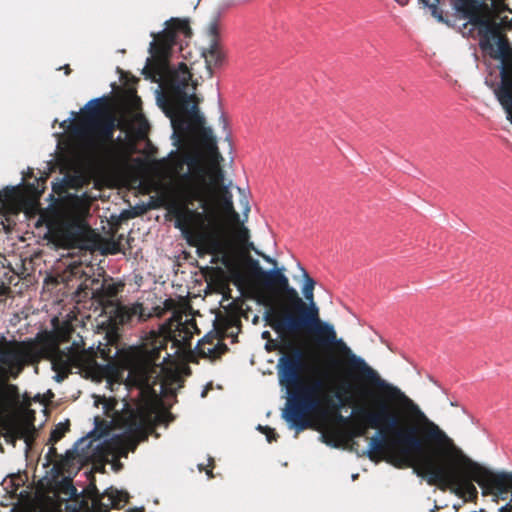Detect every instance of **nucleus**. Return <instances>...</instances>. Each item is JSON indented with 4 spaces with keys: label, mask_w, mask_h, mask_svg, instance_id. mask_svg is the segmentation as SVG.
<instances>
[{
    "label": "nucleus",
    "mask_w": 512,
    "mask_h": 512,
    "mask_svg": "<svg viewBox=\"0 0 512 512\" xmlns=\"http://www.w3.org/2000/svg\"><path fill=\"white\" fill-rule=\"evenodd\" d=\"M303 272V277L305 279L304 286L302 288L303 295L307 302L314 301V287L315 281L309 276L304 268H301Z\"/></svg>",
    "instance_id": "c756f323"
},
{
    "label": "nucleus",
    "mask_w": 512,
    "mask_h": 512,
    "mask_svg": "<svg viewBox=\"0 0 512 512\" xmlns=\"http://www.w3.org/2000/svg\"><path fill=\"white\" fill-rule=\"evenodd\" d=\"M476 482L484 496L490 495L495 502L506 500L507 493L512 489V471H493L466 455L459 480L460 490L455 495L464 501L473 502L478 497Z\"/></svg>",
    "instance_id": "0eeeda50"
},
{
    "label": "nucleus",
    "mask_w": 512,
    "mask_h": 512,
    "mask_svg": "<svg viewBox=\"0 0 512 512\" xmlns=\"http://www.w3.org/2000/svg\"><path fill=\"white\" fill-rule=\"evenodd\" d=\"M47 354L33 339L9 340L0 333V386L9 379H17L26 366L37 363Z\"/></svg>",
    "instance_id": "9d476101"
},
{
    "label": "nucleus",
    "mask_w": 512,
    "mask_h": 512,
    "mask_svg": "<svg viewBox=\"0 0 512 512\" xmlns=\"http://www.w3.org/2000/svg\"><path fill=\"white\" fill-rule=\"evenodd\" d=\"M509 495L511 496L510 501L504 507H502L500 509V512H507V511H509V509L512 510V489L507 493V497Z\"/></svg>",
    "instance_id": "79ce46f5"
},
{
    "label": "nucleus",
    "mask_w": 512,
    "mask_h": 512,
    "mask_svg": "<svg viewBox=\"0 0 512 512\" xmlns=\"http://www.w3.org/2000/svg\"><path fill=\"white\" fill-rule=\"evenodd\" d=\"M190 102H193L190 108H188L189 103L177 102L180 112L171 118L179 150L184 147H193L195 141L202 146L209 144L210 149L215 150L216 138L212 129L205 127V119L199 112L200 99L197 97Z\"/></svg>",
    "instance_id": "f8f14e48"
},
{
    "label": "nucleus",
    "mask_w": 512,
    "mask_h": 512,
    "mask_svg": "<svg viewBox=\"0 0 512 512\" xmlns=\"http://www.w3.org/2000/svg\"><path fill=\"white\" fill-rule=\"evenodd\" d=\"M109 314L110 322L115 327L130 324L134 318H138L139 321H145L150 317V314L145 313L142 303H134L131 306L115 303L111 305Z\"/></svg>",
    "instance_id": "412c9836"
},
{
    "label": "nucleus",
    "mask_w": 512,
    "mask_h": 512,
    "mask_svg": "<svg viewBox=\"0 0 512 512\" xmlns=\"http://www.w3.org/2000/svg\"><path fill=\"white\" fill-rule=\"evenodd\" d=\"M0 399L9 406H18L21 403L18 387L6 382L0 386Z\"/></svg>",
    "instance_id": "bb28decb"
},
{
    "label": "nucleus",
    "mask_w": 512,
    "mask_h": 512,
    "mask_svg": "<svg viewBox=\"0 0 512 512\" xmlns=\"http://www.w3.org/2000/svg\"><path fill=\"white\" fill-rule=\"evenodd\" d=\"M122 288L123 284L115 283L111 278L103 279V287H101L96 301L105 305L115 298Z\"/></svg>",
    "instance_id": "a878e982"
},
{
    "label": "nucleus",
    "mask_w": 512,
    "mask_h": 512,
    "mask_svg": "<svg viewBox=\"0 0 512 512\" xmlns=\"http://www.w3.org/2000/svg\"><path fill=\"white\" fill-rule=\"evenodd\" d=\"M319 407L311 411V415L317 414L323 418L331 419L337 424H347L349 417L341 414V409L351 403L350 398L345 396L341 389L333 395L325 392L319 397Z\"/></svg>",
    "instance_id": "f3484780"
},
{
    "label": "nucleus",
    "mask_w": 512,
    "mask_h": 512,
    "mask_svg": "<svg viewBox=\"0 0 512 512\" xmlns=\"http://www.w3.org/2000/svg\"><path fill=\"white\" fill-rule=\"evenodd\" d=\"M439 0H435V2L431 3L429 5V9L431 12V15L436 18L439 22H446L443 17V11L438 6Z\"/></svg>",
    "instance_id": "c9c22d12"
},
{
    "label": "nucleus",
    "mask_w": 512,
    "mask_h": 512,
    "mask_svg": "<svg viewBox=\"0 0 512 512\" xmlns=\"http://www.w3.org/2000/svg\"><path fill=\"white\" fill-rule=\"evenodd\" d=\"M304 369L305 354L302 348L287 351L278 360L279 383L287 389L289 394L282 417L290 428L297 431H303L311 427L309 420L311 411L319 407V397L327 392L326 384L321 379L303 384L302 373Z\"/></svg>",
    "instance_id": "39448f33"
},
{
    "label": "nucleus",
    "mask_w": 512,
    "mask_h": 512,
    "mask_svg": "<svg viewBox=\"0 0 512 512\" xmlns=\"http://www.w3.org/2000/svg\"><path fill=\"white\" fill-rule=\"evenodd\" d=\"M127 512H144V509L143 508L140 509V510H138V509H129Z\"/></svg>",
    "instance_id": "8fccbe9b"
},
{
    "label": "nucleus",
    "mask_w": 512,
    "mask_h": 512,
    "mask_svg": "<svg viewBox=\"0 0 512 512\" xmlns=\"http://www.w3.org/2000/svg\"><path fill=\"white\" fill-rule=\"evenodd\" d=\"M210 157L208 166L202 154L194 147L172 151L167 160V169L176 177L171 191L169 214L175 228L192 247L207 254L221 257L228 264L230 246L225 239V220L220 211L211 204L212 191H220L224 182L221 162L224 160L216 146L210 149L203 145Z\"/></svg>",
    "instance_id": "f03ea898"
},
{
    "label": "nucleus",
    "mask_w": 512,
    "mask_h": 512,
    "mask_svg": "<svg viewBox=\"0 0 512 512\" xmlns=\"http://www.w3.org/2000/svg\"><path fill=\"white\" fill-rule=\"evenodd\" d=\"M492 5L495 8L497 14H501L506 10H509L508 5L505 3V0H492Z\"/></svg>",
    "instance_id": "4c0bfd02"
},
{
    "label": "nucleus",
    "mask_w": 512,
    "mask_h": 512,
    "mask_svg": "<svg viewBox=\"0 0 512 512\" xmlns=\"http://www.w3.org/2000/svg\"><path fill=\"white\" fill-rule=\"evenodd\" d=\"M232 235L235 244L244 253H249L251 250L256 251L253 242H250V231L243 223L233 227Z\"/></svg>",
    "instance_id": "393cba45"
},
{
    "label": "nucleus",
    "mask_w": 512,
    "mask_h": 512,
    "mask_svg": "<svg viewBox=\"0 0 512 512\" xmlns=\"http://www.w3.org/2000/svg\"><path fill=\"white\" fill-rule=\"evenodd\" d=\"M29 405H30V400L29 399L25 400L24 401V406L28 407Z\"/></svg>",
    "instance_id": "3c124183"
},
{
    "label": "nucleus",
    "mask_w": 512,
    "mask_h": 512,
    "mask_svg": "<svg viewBox=\"0 0 512 512\" xmlns=\"http://www.w3.org/2000/svg\"><path fill=\"white\" fill-rule=\"evenodd\" d=\"M257 430H259L262 434L266 436V439L269 443L277 441L279 435L276 433L274 428L269 426L258 425Z\"/></svg>",
    "instance_id": "473e14b6"
},
{
    "label": "nucleus",
    "mask_w": 512,
    "mask_h": 512,
    "mask_svg": "<svg viewBox=\"0 0 512 512\" xmlns=\"http://www.w3.org/2000/svg\"><path fill=\"white\" fill-rule=\"evenodd\" d=\"M153 41L150 43L149 52L151 58L143 69L147 79L157 81V77L166 78L176 102L190 103L197 99L195 94H188L186 88L192 81V73L188 66L181 62L177 69H172L169 58L175 45L183 49L182 42L191 38L192 29L190 22L185 18H171L165 22V29L158 33H152Z\"/></svg>",
    "instance_id": "20e7f679"
},
{
    "label": "nucleus",
    "mask_w": 512,
    "mask_h": 512,
    "mask_svg": "<svg viewBox=\"0 0 512 512\" xmlns=\"http://www.w3.org/2000/svg\"><path fill=\"white\" fill-rule=\"evenodd\" d=\"M225 214L228 216L230 221L233 223V227H235L236 225H239V223H242L240 220V215L235 209H233V210H231V212H227Z\"/></svg>",
    "instance_id": "ea45409f"
},
{
    "label": "nucleus",
    "mask_w": 512,
    "mask_h": 512,
    "mask_svg": "<svg viewBox=\"0 0 512 512\" xmlns=\"http://www.w3.org/2000/svg\"><path fill=\"white\" fill-rule=\"evenodd\" d=\"M487 0H451L454 9L462 14L464 19L478 28L479 35L483 33H494L497 30L495 18L497 14L493 5Z\"/></svg>",
    "instance_id": "4468645a"
},
{
    "label": "nucleus",
    "mask_w": 512,
    "mask_h": 512,
    "mask_svg": "<svg viewBox=\"0 0 512 512\" xmlns=\"http://www.w3.org/2000/svg\"><path fill=\"white\" fill-rule=\"evenodd\" d=\"M283 271L284 268H275L265 271L258 283L266 288L274 290L280 295H283L285 301H282L281 303H288L296 294L297 290L290 286L289 279Z\"/></svg>",
    "instance_id": "aec40b11"
},
{
    "label": "nucleus",
    "mask_w": 512,
    "mask_h": 512,
    "mask_svg": "<svg viewBox=\"0 0 512 512\" xmlns=\"http://www.w3.org/2000/svg\"><path fill=\"white\" fill-rule=\"evenodd\" d=\"M192 86H193V88L195 89V88H196V86H197V82H196V81L192 82Z\"/></svg>",
    "instance_id": "864d4df0"
},
{
    "label": "nucleus",
    "mask_w": 512,
    "mask_h": 512,
    "mask_svg": "<svg viewBox=\"0 0 512 512\" xmlns=\"http://www.w3.org/2000/svg\"><path fill=\"white\" fill-rule=\"evenodd\" d=\"M48 456L51 458L58 457V453H57L56 448L54 447V444H51V447L49 448V451H48Z\"/></svg>",
    "instance_id": "a18cd8bd"
},
{
    "label": "nucleus",
    "mask_w": 512,
    "mask_h": 512,
    "mask_svg": "<svg viewBox=\"0 0 512 512\" xmlns=\"http://www.w3.org/2000/svg\"><path fill=\"white\" fill-rule=\"evenodd\" d=\"M102 497H107L109 503L104 504L100 499H94L95 507L101 512L102 508L105 509V512H109V506L112 508L119 509L124 506L129 500V494L126 491H121L116 488L110 487L108 488L102 495Z\"/></svg>",
    "instance_id": "4be33fe9"
},
{
    "label": "nucleus",
    "mask_w": 512,
    "mask_h": 512,
    "mask_svg": "<svg viewBox=\"0 0 512 512\" xmlns=\"http://www.w3.org/2000/svg\"><path fill=\"white\" fill-rule=\"evenodd\" d=\"M209 466H210V469L206 470V474L208 475L209 478H213V473H212V469L214 467V459L213 458H209Z\"/></svg>",
    "instance_id": "c03bdc74"
},
{
    "label": "nucleus",
    "mask_w": 512,
    "mask_h": 512,
    "mask_svg": "<svg viewBox=\"0 0 512 512\" xmlns=\"http://www.w3.org/2000/svg\"><path fill=\"white\" fill-rule=\"evenodd\" d=\"M248 270L250 275L259 282L266 270H264L259 261L251 257L247 260Z\"/></svg>",
    "instance_id": "2f4dec72"
},
{
    "label": "nucleus",
    "mask_w": 512,
    "mask_h": 512,
    "mask_svg": "<svg viewBox=\"0 0 512 512\" xmlns=\"http://www.w3.org/2000/svg\"><path fill=\"white\" fill-rule=\"evenodd\" d=\"M21 202V194L18 187H5L0 190V211L5 209L11 213H17Z\"/></svg>",
    "instance_id": "b1692460"
},
{
    "label": "nucleus",
    "mask_w": 512,
    "mask_h": 512,
    "mask_svg": "<svg viewBox=\"0 0 512 512\" xmlns=\"http://www.w3.org/2000/svg\"><path fill=\"white\" fill-rule=\"evenodd\" d=\"M354 375L379 391L400 422L395 427L382 424L381 427L390 435L371 437L363 455L372 461H378L385 455L395 467H415L418 475H428L429 485L458 493L466 454L427 417L418 404L400 388L383 379L374 368L369 367Z\"/></svg>",
    "instance_id": "f257e3e1"
},
{
    "label": "nucleus",
    "mask_w": 512,
    "mask_h": 512,
    "mask_svg": "<svg viewBox=\"0 0 512 512\" xmlns=\"http://www.w3.org/2000/svg\"><path fill=\"white\" fill-rule=\"evenodd\" d=\"M61 492L67 495L70 499H74L77 496V489L71 481H64L61 485Z\"/></svg>",
    "instance_id": "f704fd0d"
},
{
    "label": "nucleus",
    "mask_w": 512,
    "mask_h": 512,
    "mask_svg": "<svg viewBox=\"0 0 512 512\" xmlns=\"http://www.w3.org/2000/svg\"><path fill=\"white\" fill-rule=\"evenodd\" d=\"M512 13V9L508 10ZM497 30L494 33H483L480 40V48L486 52L491 58L500 60V66L512 67V46L503 30L512 29V18L507 16L495 20Z\"/></svg>",
    "instance_id": "2eb2a0df"
},
{
    "label": "nucleus",
    "mask_w": 512,
    "mask_h": 512,
    "mask_svg": "<svg viewBox=\"0 0 512 512\" xmlns=\"http://www.w3.org/2000/svg\"><path fill=\"white\" fill-rule=\"evenodd\" d=\"M269 337H270V332H269V331H264V332L262 333V338H263V339H268Z\"/></svg>",
    "instance_id": "de8ad7c7"
},
{
    "label": "nucleus",
    "mask_w": 512,
    "mask_h": 512,
    "mask_svg": "<svg viewBox=\"0 0 512 512\" xmlns=\"http://www.w3.org/2000/svg\"><path fill=\"white\" fill-rule=\"evenodd\" d=\"M215 339V336H204L197 345L199 354L213 359L219 358L221 355H223L228 350V348L226 344L220 340H217V343L214 344L213 340Z\"/></svg>",
    "instance_id": "5701e85b"
},
{
    "label": "nucleus",
    "mask_w": 512,
    "mask_h": 512,
    "mask_svg": "<svg viewBox=\"0 0 512 512\" xmlns=\"http://www.w3.org/2000/svg\"><path fill=\"white\" fill-rule=\"evenodd\" d=\"M207 34L210 38L209 46L202 52L205 59L206 68L209 76L213 75V68L220 67L225 59V52L219 41L220 22L214 18L207 27Z\"/></svg>",
    "instance_id": "6ab92c4d"
},
{
    "label": "nucleus",
    "mask_w": 512,
    "mask_h": 512,
    "mask_svg": "<svg viewBox=\"0 0 512 512\" xmlns=\"http://www.w3.org/2000/svg\"><path fill=\"white\" fill-rule=\"evenodd\" d=\"M117 355L112 354V348L108 344H100L97 351L91 353L77 343H73L66 350H61L55 343L47 347V358L51 360L52 368L56 372V380L63 381L73 368L89 369L97 365V357L110 362Z\"/></svg>",
    "instance_id": "9b49d317"
},
{
    "label": "nucleus",
    "mask_w": 512,
    "mask_h": 512,
    "mask_svg": "<svg viewBox=\"0 0 512 512\" xmlns=\"http://www.w3.org/2000/svg\"><path fill=\"white\" fill-rule=\"evenodd\" d=\"M0 435L12 446L20 439L30 446L35 440L36 429L32 420L7 419L0 424Z\"/></svg>",
    "instance_id": "a211bd4d"
},
{
    "label": "nucleus",
    "mask_w": 512,
    "mask_h": 512,
    "mask_svg": "<svg viewBox=\"0 0 512 512\" xmlns=\"http://www.w3.org/2000/svg\"><path fill=\"white\" fill-rule=\"evenodd\" d=\"M319 407L311 411V415L317 414L323 418L331 419L337 424H347L349 417L341 414V409L351 403L350 398L345 396L341 389L333 395L325 392L319 397Z\"/></svg>",
    "instance_id": "dca6fc26"
},
{
    "label": "nucleus",
    "mask_w": 512,
    "mask_h": 512,
    "mask_svg": "<svg viewBox=\"0 0 512 512\" xmlns=\"http://www.w3.org/2000/svg\"><path fill=\"white\" fill-rule=\"evenodd\" d=\"M255 252H256L258 255H260V253H259L257 250H256ZM261 256L263 257V259H264L266 262H268V263H270V264H272V265H274V266H276V265H277L276 260H274L273 258H271V257H269V256H267V255H263V254H261Z\"/></svg>",
    "instance_id": "37998d69"
},
{
    "label": "nucleus",
    "mask_w": 512,
    "mask_h": 512,
    "mask_svg": "<svg viewBox=\"0 0 512 512\" xmlns=\"http://www.w3.org/2000/svg\"><path fill=\"white\" fill-rule=\"evenodd\" d=\"M46 181V177H41L37 179V187L34 184H28V187L33 190V192L41 194L44 191V183Z\"/></svg>",
    "instance_id": "58836bf2"
},
{
    "label": "nucleus",
    "mask_w": 512,
    "mask_h": 512,
    "mask_svg": "<svg viewBox=\"0 0 512 512\" xmlns=\"http://www.w3.org/2000/svg\"><path fill=\"white\" fill-rule=\"evenodd\" d=\"M267 325L277 334L283 350L300 348L296 340L306 332H312L316 343L321 347L334 346L343 356L348 370L356 374L371 367L363 358L356 355L342 340L337 338L332 324L320 319L319 307L315 301L305 302L298 292L288 303H276L265 312Z\"/></svg>",
    "instance_id": "7ed1b4c3"
},
{
    "label": "nucleus",
    "mask_w": 512,
    "mask_h": 512,
    "mask_svg": "<svg viewBox=\"0 0 512 512\" xmlns=\"http://www.w3.org/2000/svg\"><path fill=\"white\" fill-rule=\"evenodd\" d=\"M420 3H422L424 6L429 7L431 4L428 0H419Z\"/></svg>",
    "instance_id": "09e8293b"
},
{
    "label": "nucleus",
    "mask_w": 512,
    "mask_h": 512,
    "mask_svg": "<svg viewBox=\"0 0 512 512\" xmlns=\"http://www.w3.org/2000/svg\"><path fill=\"white\" fill-rule=\"evenodd\" d=\"M322 441L327 444L328 446L339 448L344 443H347L345 441V434L344 432L338 430L335 427H331L321 435Z\"/></svg>",
    "instance_id": "cd10ccee"
},
{
    "label": "nucleus",
    "mask_w": 512,
    "mask_h": 512,
    "mask_svg": "<svg viewBox=\"0 0 512 512\" xmlns=\"http://www.w3.org/2000/svg\"><path fill=\"white\" fill-rule=\"evenodd\" d=\"M64 71H65V74L66 75H69L71 73V68L70 66L67 64L63 67Z\"/></svg>",
    "instance_id": "49530a36"
},
{
    "label": "nucleus",
    "mask_w": 512,
    "mask_h": 512,
    "mask_svg": "<svg viewBox=\"0 0 512 512\" xmlns=\"http://www.w3.org/2000/svg\"><path fill=\"white\" fill-rule=\"evenodd\" d=\"M101 287H103V280L93 277L91 292H85V297L96 300Z\"/></svg>",
    "instance_id": "72a5a7b5"
},
{
    "label": "nucleus",
    "mask_w": 512,
    "mask_h": 512,
    "mask_svg": "<svg viewBox=\"0 0 512 512\" xmlns=\"http://www.w3.org/2000/svg\"><path fill=\"white\" fill-rule=\"evenodd\" d=\"M105 406H106V409H110V408H112V404H111L110 402L106 403V405H105Z\"/></svg>",
    "instance_id": "603ef678"
},
{
    "label": "nucleus",
    "mask_w": 512,
    "mask_h": 512,
    "mask_svg": "<svg viewBox=\"0 0 512 512\" xmlns=\"http://www.w3.org/2000/svg\"><path fill=\"white\" fill-rule=\"evenodd\" d=\"M69 425L70 424L68 420L65 423L61 422L57 424L56 427L51 432L49 443L55 444L59 440H61L64 437L65 433L69 430Z\"/></svg>",
    "instance_id": "7c9ffc66"
},
{
    "label": "nucleus",
    "mask_w": 512,
    "mask_h": 512,
    "mask_svg": "<svg viewBox=\"0 0 512 512\" xmlns=\"http://www.w3.org/2000/svg\"><path fill=\"white\" fill-rule=\"evenodd\" d=\"M218 204L223 214L234 209L233 196L227 186H222L218 191Z\"/></svg>",
    "instance_id": "c85d7f7f"
},
{
    "label": "nucleus",
    "mask_w": 512,
    "mask_h": 512,
    "mask_svg": "<svg viewBox=\"0 0 512 512\" xmlns=\"http://www.w3.org/2000/svg\"><path fill=\"white\" fill-rule=\"evenodd\" d=\"M158 415L154 404L142 400L133 405L126 403L117 423L123 434L115 439L120 456L127 457L139 443L146 441L156 426Z\"/></svg>",
    "instance_id": "1a4fd4ad"
},
{
    "label": "nucleus",
    "mask_w": 512,
    "mask_h": 512,
    "mask_svg": "<svg viewBox=\"0 0 512 512\" xmlns=\"http://www.w3.org/2000/svg\"><path fill=\"white\" fill-rule=\"evenodd\" d=\"M10 292V287L3 282L0 284V297H6Z\"/></svg>",
    "instance_id": "a19ab883"
},
{
    "label": "nucleus",
    "mask_w": 512,
    "mask_h": 512,
    "mask_svg": "<svg viewBox=\"0 0 512 512\" xmlns=\"http://www.w3.org/2000/svg\"><path fill=\"white\" fill-rule=\"evenodd\" d=\"M375 395V410H367L363 407L353 410L358 418L353 421L349 419V422L346 424H350L348 432L344 433L347 443L352 442L353 445L356 444L354 438L365 437L369 428L377 429L382 424L395 427L396 424L400 423L399 417H397L396 413H392L390 404L381 398L379 391Z\"/></svg>",
    "instance_id": "ddd939ff"
},
{
    "label": "nucleus",
    "mask_w": 512,
    "mask_h": 512,
    "mask_svg": "<svg viewBox=\"0 0 512 512\" xmlns=\"http://www.w3.org/2000/svg\"><path fill=\"white\" fill-rule=\"evenodd\" d=\"M198 468H199V470H200V471H202V470H203V465H201V464H200V465L198 466Z\"/></svg>",
    "instance_id": "5fc2aeb1"
},
{
    "label": "nucleus",
    "mask_w": 512,
    "mask_h": 512,
    "mask_svg": "<svg viewBox=\"0 0 512 512\" xmlns=\"http://www.w3.org/2000/svg\"><path fill=\"white\" fill-rule=\"evenodd\" d=\"M192 337V332L185 325H181L173 337L150 332L130 363L128 372L130 383L142 391L152 390L165 372V364L172 363L170 353L165 352V355L161 356L162 352L166 351L167 344L172 342V346L177 349L176 353L179 350L185 351L190 349Z\"/></svg>",
    "instance_id": "423d86ee"
},
{
    "label": "nucleus",
    "mask_w": 512,
    "mask_h": 512,
    "mask_svg": "<svg viewBox=\"0 0 512 512\" xmlns=\"http://www.w3.org/2000/svg\"><path fill=\"white\" fill-rule=\"evenodd\" d=\"M116 129V118L104 110L101 98L93 99L86 104L80 132L86 138L89 152L93 158L105 160L110 157Z\"/></svg>",
    "instance_id": "6e6552de"
},
{
    "label": "nucleus",
    "mask_w": 512,
    "mask_h": 512,
    "mask_svg": "<svg viewBox=\"0 0 512 512\" xmlns=\"http://www.w3.org/2000/svg\"><path fill=\"white\" fill-rule=\"evenodd\" d=\"M93 277L87 276L77 289V294L85 297V292H91Z\"/></svg>",
    "instance_id": "e433bc0d"
}]
</instances>
